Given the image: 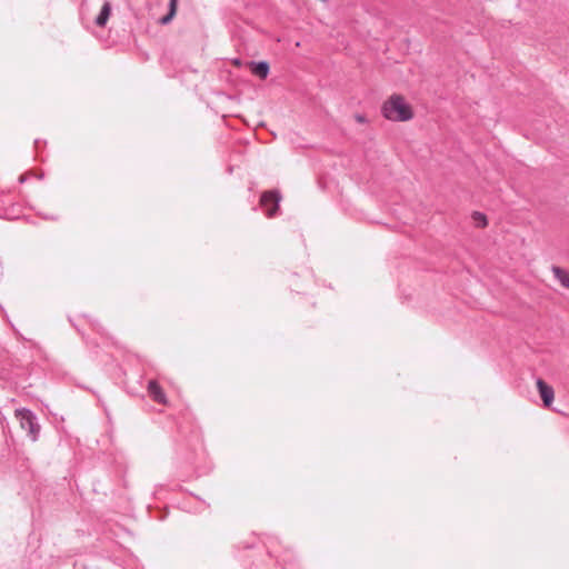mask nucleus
<instances>
[{
    "mask_svg": "<svg viewBox=\"0 0 569 569\" xmlns=\"http://www.w3.org/2000/svg\"><path fill=\"white\" fill-rule=\"evenodd\" d=\"M148 392H149V396L153 399V401H156L158 403H161V405H167L168 403L166 395H164V391L157 383V381L151 380L149 382V385H148Z\"/></svg>",
    "mask_w": 569,
    "mask_h": 569,
    "instance_id": "nucleus-5",
    "label": "nucleus"
},
{
    "mask_svg": "<svg viewBox=\"0 0 569 569\" xmlns=\"http://www.w3.org/2000/svg\"><path fill=\"white\" fill-rule=\"evenodd\" d=\"M355 120L358 123H366L367 122L366 116L365 114H360V113L355 114Z\"/></svg>",
    "mask_w": 569,
    "mask_h": 569,
    "instance_id": "nucleus-11",
    "label": "nucleus"
},
{
    "mask_svg": "<svg viewBox=\"0 0 569 569\" xmlns=\"http://www.w3.org/2000/svg\"><path fill=\"white\" fill-rule=\"evenodd\" d=\"M472 220L475 221L476 226L479 228H486L488 226L487 217L479 211H475L472 213Z\"/></svg>",
    "mask_w": 569,
    "mask_h": 569,
    "instance_id": "nucleus-10",
    "label": "nucleus"
},
{
    "mask_svg": "<svg viewBox=\"0 0 569 569\" xmlns=\"http://www.w3.org/2000/svg\"><path fill=\"white\" fill-rule=\"evenodd\" d=\"M248 67L250 71L260 79H266L269 74V63L266 61H250Z\"/></svg>",
    "mask_w": 569,
    "mask_h": 569,
    "instance_id": "nucleus-6",
    "label": "nucleus"
},
{
    "mask_svg": "<svg viewBox=\"0 0 569 569\" xmlns=\"http://www.w3.org/2000/svg\"><path fill=\"white\" fill-rule=\"evenodd\" d=\"M110 14H111V6H110L109 2H104V4L101 8V11H100L99 16L96 19V23L99 27H104L106 23L109 20Z\"/></svg>",
    "mask_w": 569,
    "mask_h": 569,
    "instance_id": "nucleus-8",
    "label": "nucleus"
},
{
    "mask_svg": "<svg viewBox=\"0 0 569 569\" xmlns=\"http://www.w3.org/2000/svg\"><path fill=\"white\" fill-rule=\"evenodd\" d=\"M16 416L19 419L20 427L34 440L39 432V426L34 422L31 411L26 409L18 410Z\"/></svg>",
    "mask_w": 569,
    "mask_h": 569,
    "instance_id": "nucleus-2",
    "label": "nucleus"
},
{
    "mask_svg": "<svg viewBox=\"0 0 569 569\" xmlns=\"http://www.w3.org/2000/svg\"><path fill=\"white\" fill-rule=\"evenodd\" d=\"M551 271H552L553 277L560 283V286L562 288L569 290V271H567L566 269L558 267V266H553L551 268Z\"/></svg>",
    "mask_w": 569,
    "mask_h": 569,
    "instance_id": "nucleus-7",
    "label": "nucleus"
},
{
    "mask_svg": "<svg viewBox=\"0 0 569 569\" xmlns=\"http://www.w3.org/2000/svg\"><path fill=\"white\" fill-rule=\"evenodd\" d=\"M537 388L543 401V405L546 407H550L555 398L553 389L549 385H547L542 379H539L537 381Z\"/></svg>",
    "mask_w": 569,
    "mask_h": 569,
    "instance_id": "nucleus-4",
    "label": "nucleus"
},
{
    "mask_svg": "<svg viewBox=\"0 0 569 569\" xmlns=\"http://www.w3.org/2000/svg\"><path fill=\"white\" fill-rule=\"evenodd\" d=\"M382 116L393 122H407L413 119V107L400 93L391 94L381 106Z\"/></svg>",
    "mask_w": 569,
    "mask_h": 569,
    "instance_id": "nucleus-1",
    "label": "nucleus"
},
{
    "mask_svg": "<svg viewBox=\"0 0 569 569\" xmlns=\"http://www.w3.org/2000/svg\"><path fill=\"white\" fill-rule=\"evenodd\" d=\"M178 0H170L169 3V12L160 19V23L167 24L169 23L177 13Z\"/></svg>",
    "mask_w": 569,
    "mask_h": 569,
    "instance_id": "nucleus-9",
    "label": "nucleus"
},
{
    "mask_svg": "<svg viewBox=\"0 0 569 569\" xmlns=\"http://www.w3.org/2000/svg\"><path fill=\"white\" fill-rule=\"evenodd\" d=\"M280 194L276 191H266L260 198V204L268 217H273L279 209Z\"/></svg>",
    "mask_w": 569,
    "mask_h": 569,
    "instance_id": "nucleus-3",
    "label": "nucleus"
}]
</instances>
